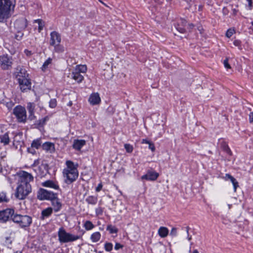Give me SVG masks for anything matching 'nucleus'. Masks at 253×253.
Masks as SVG:
<instances>
[{"mask_svg": "<svg viewBox=\"0 0 253 253\" xmlns=\"http://www.w3.org/2000/svg\"><path fill=\"white\" fill-rule=\"evenodd\" d=\"M18 184L16 189L15 196L20 200L24 199L31 192L30 182L33 181V175L26 171H21L18 173Z\"/></svg>", "mask_w": 253, "mask_h": 253, "instance_id": "obj_1", "label": "nucleus"}, {"mask_svg": "<svg viewBox=\"0 0 253 253\" xmlns=\"http://www.w3.org/2000/svg\"><path fill=\"white\" fill-rule=\"evenodd\" d=\"M14 6L11 0H0V22L6 21L11 16Z\"/></svg>", "mask_w": 253, "mask_h": 253, "instance_id": "obj_2", "label": "nucleus"}, {"mask_svg": "<svg viewBox=\"0 0 253 253\" xmlns=\"http://www.w3.org/2000/svg\"><path fill=\"white\" fill-rule=\"evenodd\" d=\"M67 168L63 170L64 176L70 182H72L76 179L78 176V171L77 167L74 163L70 161H66Z\"/></svg>", "mask_w": 253, "mask_h": 253, "instance_id": "obj_3", "label": "nucleus"}, {"mask_svg": "<svg viewBox=\"0 0 253 253\" xmlns=\"http://www.w3.org/2000/svg\"><path fill=\"white\" fill-rule=\"evenodd\" d=\"M12 219L23 228L29 226L32 223V218L28 215L15 214H13Z\"/></svg>", "mask_w": 253, "mask_h": 253, "instance_id": "obj_4", "label": "nucleus"}, {"mask_svg": "<svg viewBox=\"0 0 253 253\" xmlns=\"http://www.w3.org/2000/svg\"><path fill=\"white\" fill-rule=\"evenodd\" d=\"M87 71V67L84 65L76 66L72 72V78L78 83H80L84 80V77L81 74L85 73Z\"/></svg>", "mask_w": 253, "mask_h": 253, "instance_id": "obj_5", "label": "nucleus"}, {"mask_svg": "<svg viewBox=\"0 0 253 253\" xmlns=\"http://www.w3.org/2000/svg\"><path fill=\"white\" fill-rule=\"evenodd\" d=\"M59 240L61 243H67L76 241L79 238L78 236H75L67 233L63 228H60L58 231Z\"/></svg>", "mask_w": 253, "mask_h": 253, "instance_id": "obj_6", "label": "nucleus"}, {"mask_svg": "<svg viewBox=\"0 0 253 253\" xmlns=\"http://www.w3.org/2000/svg\"><path fill=\"white\" fill-rule=\"evenodd\" d=\"M13 114L19 122L24 123L27 119L26 111L24 107L17 106L13 110Z\"/></svg>", "mask_w": 253, "mask_h": 253, "instance_id": "obj_7", "label": "nucleus"}, {"mask_svg": "<svg viewBox=\"0 0 253 253\" xmlns=\"http://www.w3.org/2000/svg\"><path fill=\"white\" fill-rule=\"evenodd\" d=\"M57 197V194L52 192L48 191L43 189H41L38 194V198L40 200H55Z\"/></svg>", "mask_w": 253, "mask_h": 253, "instance_id": "obj_8", "label": "nucleus"}, {"mask_svg": "<svg viewBox=\"0 0 253 253\" xmlns=\"http://www.w3.org/2000/svg\"><path fill=\"white\" fill-rule=\"evenodd\" d=\"M12 64V59L11 56L3 55L0 56V65L3 70H8Z\"/></svg>", "mask_w": 253, "mask_h": 253, "instance_id": "obj_9", "label": "nucleus"}, {"mask_svg": "<svg viewBox=\"0 0 253 253\" xmlns=\"http://www.w3.org/2000/svg\"><path fill=\"white\" fill-rule=\"evenodd\" d=\"M14 212V210L10 209L0 211V222H5L10 217L12 218Z\"/></svg>", "mask_w": 253, "mask_h": 253, "instance_id": "obj_10", "label": "nucleus"}, {"mask_svg": "<svg viewBox=\"0 0 253 253\" xmlns=\"http://www.w3.org/2000/svg\"><path fill=\"white\" fill-rule=\"evenodd\" d=\"M15 78L19 81H22V80L29 78V75L27 74L26 70L20 67H17L16 72L14 73Z\"/></svg>", "mask_w": 253, "mask_h": 253, "instance_id": "obj_11", "label": "nucleus"}, {"mask_svg": "<svg viewBox=\"0 0 253 253\" xmlns=\"http://www.w3.org/2000/svg\"><path fill=\"white\" fill-rule=\"evenodd\" d=\"M49 44L51 46L59 44L61 42V38L60 34L56 31H53L50 33Z\"/></svg>", "mask_w": 253, "mask_h": 253, "instance_id": "obj_12", "label": "nucleus"}, {"mask_svg": "<svg viewBox=\"0 0 253 253\" xmlns=\"http://www.w3.org/2000/svg\"><path fill=\"white\" fill-rule=\"evenodd\" d=\"M21 90L22 91L31 89V83L29 78L22 80V81L18 82Z\"/></svg>", "mask_w": 253, "mask_h": 253, "instance_id": "obj_13", "label": "nucleus"}, {"mask_svg": "<svg viewBox=\"0 0 253 253\" xmlns=\"http://www.w3.org/2000/svg\"><path fill=\"white\" fill-rule=\"evenodd\" d=\"M159 174L155 171H149L147 173L141 177L142 179H145L148 180H155L158 177Z\"/></svg>", "mask_w": 253, "mask_h": 253, "instance_id": "obj_14", "label": "nucleus"}, {"mask_svg": "<svg viewBox=\"0 0 253 253\" xmlns=\"http://www.w3.org/2000/svg\"><path fill=\"white\" fill-rule=\"evenodd\" d=\"M88 101L92 105L99 104L101 101V99L98 93H92L89 98Z\"/></svg>", "mask_w": 253, "mask_h": 253, "instance_id": "obj_15", "label": "nucleus"}, {"mask_svg": "<svg viewBox=\"0 0 253 253\" xmlns=\"http://www.w3.org/2000/svg\"><path fill=\"white\" fill-rule=\"evenodd\" d=\"M27 26V21L26 19H22L17 20L14 23L15 28L18 30L25 29Z\"/></svg>", "mask_w": 253, "mask_h": 253, "instance_id": "obj_16", "label": "nucleus"}, {"mask_svg": "<svg viewBox=\"0 0 253 253\" xmlns=\"http://www.w3.org/2000/svg\"><path fill=\"white\" fill-rule=\"evenodd\" d=\"M42 149L47 152L52 153L55 151L54 144L53 143L46 142L42 145Z\"/></svg>", "mask_w": 253, "mask_h": 253, "instance_id": "obj_17", "label": "nucleus"}, {"mask_svg": "<svg viewBox=\"0 0 253 253\" xmlns=\"http://www.w3.org/2000/svg\"><path fill=\"white\" fill-rule=\"evenodd\" d=\"M86 143L84 140H75L73 142V147L77 150H80L82 147Z\"/></svg>", "mask_w": 253, "mask_h": 253, "instance_id": "obj_18", "label": "nucleus"}, {"mask_svg": "<svg viewBox=\"0 0 253 253\" xmlns=\"http://www.w3.org/2000/svg\"><path fill=\"white\" fill-rule=\"evenodd\" d=\"M42 185L44 187L53 188L54 189H58L59 186L58 184L52 180H47L42 183Z\"/></svg>", "mask_w": 253, "mask_h": 253, "instance_id": "obj_19", "label": "nucleus"}, {"mask_svg": "<svg viewBox=\"0 0 253 253\" xmlns=\"http://www.w3.org/2000/svg\"><path fill=\"white\" fill-rule=\"evenodd\" d=\"M169 233V230L167 227H161L158 230V234L162 238L167 236Z\"/></svg>", "mask_w": 253, "mask_h": 253, "instance_id": "obj_20", "label": "nucleus"}, {"mask_svg": "<svg viewBox=\"0 0 253 253\" xmlns=\"http://www.w3.org/2000/svg\"><path fill=\"white\" fill-rule=\"evenodd\" d=\"M27 108L30 113L29 118L31 120H32L35 119V116H34V111L35 107L32 103H29L28 104Z\"/></svg>", "mask_w": 253, "mask_h": 253, "instance_id": "obj_21", "label": "nucleus"}, {"mask_svg": "<svg viewBox=\"0 0 253 253\" xmlns=\"http://www.w3.org/2000/svg\"><path fill=\"white\" fill-rule=\"evenodd\" d=\"M0 141L1 143H3L4 145H7L9 143V138L7 133L0 136Z\"/></svg>", "mask_w": 253, "mask_h": 253, "instance_id": "obj_22", "label": "nucleus"}, {"mask_svg": "<svg viewBox=\"0 0 253 253\" xmlns=\"http://www.w3.org/2000/svg\"><path fill=\"white\" fill-rule=\"evenodd\" d=\"M101 238V234L99 232H95L91 235L90 239L91 241L95 243L98 242Z\"/></svg>", "mask_w": 253, "mask_h": 253, "instance_id": "obj_23", "label": "nucleus"}, {"mask_svg": "<svg viewBox=\"0 0 253 253\" xmlns=\"http://www.w3.org/2000/svg\"><path fill=\"white\" fill-rule=\"evenodd\" d=\"M53 46H54V51L56 52L62 53L64 51V47L62 45H60V43L55 44Z\"/></svg>", "mask_w": 253, "mask_h": 253, "instance_id": "obj_24", "label": "nucleus"}, {"mask_svg": "<svg viewBox=\"0 0 253 253\" xmlns=\"http://www.w3.org/2000/svg\"><path fill=\"white\" fill-rule=\"evenodd\" d=\"M84 227L86 230H90L93 229L94 227L92 222L89 220L86 221L84 223Z\"/></svg>", "mask_w": 253, "mask_h": 253, "instance_id": "obj_25", "label": "nucleus"}, {"mask_svg": "<svg viewBox=\"0 0 253 253\" xmlns=\"http://www.w3.org/2000/svg\"><path fill=\"white\" fill-rule=\"evenodd\" d=\"M52 62V59L51 58H48L43 64L42 70L44 71L47 68L48 65L50 64Z\"/></svg>", "mask_w": 253, "mask_h": 253, "instance_id": "obj_26", "label": "nucleus"}, {"mask_svg": "<svg viewBox=\"0 0 253 253\" xmlns=\"http://www.w3.org/2000/svg\"><path fill=\"white\" fill-rule=\"evenodd\" d=\"M232 208V204H223L221 205L220 206V209L222 211H226L229 210H230Z\"/></svg>", "mask_w": 253, "mask_h": 253, "instance_id": "obj_27", "label": "nucleus"}, {"mask_svg": "<svg viewBox=\"0 0 253 253\" xmlns=\"http://www.w3.org/2000/svg\"><path fill=\"white\" fill-rule=\"evenodd\" d=\"M41 141L40 139H38L36 140H34L31 146L32 147L35 148L36 149H38L39 147L41 146Z\"/></svg>", "mask_w": 253, "mask_h": 253, "instance_id": "obj_28", "label": "nucleus"}, {"mask_svg": "<svg viewBox=\"0 0 253 253\" xmlns=\"http://www.w3.org/2000/svg\"><path fill=\"white\" fill-rule=\"evenodd\" d=\"M52 201L53 204L54 206L55 211H58L61 207V204L60 203V202H59L58 201L57 198L55 200H53Z\"/></svg>", "mask_w": 253, "mask_h": 253, "instance_id": "obj_29", "label": "nucleus"}, {"mask_svg": "<svg viewBox=\"0 0 253 253\" xmlns=\"http://www.w3.org/2000/svg\"><path fill=\"white\" fill-rule=\"evenodd\" d=\"M107 230L109 231L111 234L117 233L118 232V229L112 225H108L107 227Z\"/></svg>", "mask_w": 253, "mask_h": 253, "instance_id": "obj_30", "label": "nucleus"}, {"mask_svg": "<svg viewBox=\"0 0 253 253\" xmlns=\"http://www.w3.org/2000/svg\"><path fill=\"white\" fill-rule=\"evenodd\" d=\"M52 210L51 208H47L42 211V215L43 216H48L52 213Z\"/></svg>", "mask_w": 253, "mask_h": 253, "instance_id": "obj_31", "label": "nucleus"}, {"mask_svg": "<svg viewBox=\"0 0 253 253\" xmlns=\"http://www.w3.org/2000/svg\"><path fill=\"white\" fill-rule=\"evenodd\" d=\"M126 151L128 153H131L133 150V147L129 144H125L124 145Z\"/></svg>", "mask_w": 253, "mask_h": 253, "instance_id": "obj_32", "label": "nucleus"}, {"mask_svg": "<svg viewBox=\"0 0 253 253\" xmlns=\"http://www.w3.org/2000/svg\"><path fill=\"white\" fill-rule=\"evenodd\" d=\"M105 250L107 252H110L113 249V244L111 243H106L104 246Z\"/></svg>", "mask_w": 253, "mask_h": 253, "instance_id": "obj_33", "label": "nucleus"}, {"mask_svg": "<svg viewBox=\"0 0 253 253\" xmlns=\"http://www.w3.org/2000/svg\"><path fill=\"white\" fill-rule=\"evenodd\" d=\"M36 22L38 23V25H39L38 30H39V31L40 32L41 31V30H42V29L44 26V24L43 22L42 21V20H40V19H38V20H36Z\"/></svg>", "mask_w": 253, "mask_h": 253, "instance_id": "obj_34", "label": "nucleus"}, {"mask_svg": "<svg viewBox=\"0 0 253 253\" xmlns=\"http://www.w3.org/2000/svg\"><path fill=\"white\" fill-rule=\"evenodd\" d=\"M86 201L88 204H94L96 202V199L93 197L90 196L88 197Z\"/></svg>", "mask_w": 253, "mask_h": 253, "instance_id": "obj_35", "label": "nucleus"}, {"mask_svg": "<svg viewBox=\"0 0 253 253\" xmlns=\"http://www.w3.org/2000/svg\"><path fill=\"white\" fill-rule=\"evenodd\" d=\"M222 148L226 153L229 154L230 155H232V152L230 148H229L228 146L226 144L224 143L222 144Z\"/></svg>", "mask_w": 253, "mask_h": 253, "instance_id": "obj_36", "label": "nucleus"}, {"mask_svg": "<svg viewBox=\"0 0 253 253\" xmlns=\"http://www.w3.org/2000/svg\"><path fill=\"white\" fill-rule=\"evenodd\" d=\"M235 33V30L233 29H229L226 33V36L227 38H230Z\"/></svg>", "mask_w": 253, "mask_h": 253, "instance_id": "obj_37", "label": "nucleus"}, {"mask_svg": "<svg viewBox=\"0 0 253 253\" xmlns=\"http://www.w3.org/2000/svg\"><path fill=\"white\" fill-rule=\"evenodd\" d=\"M8 200L4 193H0V202H7Z\"/></svg>", "mask_w": 253, "mask_h": 253, "instance_id": "obj_38", "label": "nucleus"}, {"mask_svg": "<svg viewBox=\"0 0 253 253\" xmlns=\"http://www.w3.org/2000/svg\"><path fill=\"white\" fill-rule=\"evenodd\" d=\"M223 178L225 180L230 179L231 181H234V178L229 174H226L225 175L224 177H223Z\"/></svg>", "mask_w": 253, "mask_h": 253, "instance_id": "obj_39", "label": "nucleus"}, {"mask_svg": "<svg viewBox=\"0 0 253 253\" xmlns=\"http://www.w3.org/2000/svg\"><path fill=\"white\" fill-rule=\"evenodd\" d=\"M231 182L232 183V184L233 185L234 191L235 192H236L237 187H239L238 182L236 181V180L235 178L234 179V181H231Z\"/></svg>", "mask_w": 253, "mask_h": 253, "instance_id": "obj_40", "label": "nucleus"}, {"mask_svg": "<svg viewBox=\"0 0 253 253\" xmlns=\"http://www.w3.org/2000/svg\"><path fill=\"white\" fill-rule=\"evenodd\" d=\"M56 106V101L55 99H51L49 102V106L51 108H54Z\"/></svg>", "mask_w": 253, "mask_h": 253, "instance_id": "obj_41", "label": "nucleus"}, {"mask_svg": "<svg viewBox=\"0 0 253 253\" xmlns=\"http://www.w3.org/2000/svg\"><path fill=\"white\" fill-rule=\"evenodd\" d=\"M223 64H224V67L226 68H227V69L231 68V66L229 65V64L228 63V58H226V59H225L224 60Z\"/></svg>", "mask_w": 253, "mask_h": 253, "instance_id": "obj_42", "label": "nucleus"}, {"mask_svg": "<svg viewBox=\"0 0 253 253\" xmlns=\"http://www.w3.org/2000/svg\"><path fill=\"white\" fill-rule=\"evenodd\" d=\"M149 148L152 151L154 152L155 151V147L153 143L150 142L149 144Z\"/></svg>", "mask_w": 253, "mask_h": 253, "instance_id": "obj_43", "label": "nucleus"}, {"mask_svg": "<svg viewBox=\"0 0 253 253\" xmlns=\"http://www.w3.org/2000/svg\"><path fill=\"white\" fill-rule=\"evenodd\" d=\"M123 245H121V244L119 243H116L115 244V249L116 250H118L120 249H122L123 248Z\"/></svg>", "mask_w": 253, "mask_h": 253, "instance_id": "obj_44", "label": "nucleus"}, {"mask_svg": "<svg viewBox=\"0 0 253 253\" xmlns=\"http://www.w3.org/2000/svg\"><path fill=\"white\" fill-rule=\"evenodd\" d=\"M176 228L174 227L172 228L170 231V234L172 236H175L176 235Z\"/></svg>", "mask_w": 253, "mask_h": 253, "instance_id": "obj_45", "label": "nucleus"}, {"mask_svg": "<svg viewBox=\"0 0 253 253\" xmlns=\"http://www.w3.org/2000/svg\"><path fill=\"white\" fill-rule=\"evenodd\" d=\"M233 43L235 46H239L241 44V42L239 40H235Z\"/></svg>", "mask_w": 253, "mask_h": 253, "instance_id": "obj_46", "label": "nucleus"}, {"mask_svg": "<svg viewBox=\"0 0 253 253\" xmlns=\"http://www.w3.org/2000/svg\"><path fill=\"white\" fill-rule=\"evenodd\" d=\"M177 31H178L181 33H183L185 32V30L184 28L182 27H177L176 28Z\"/></svg>", "mask_w": 253, "mask_h": 253, "instance_id": "obj_47", "label": "nucleus"}, {"mask_svg": "<svg viewBox=\"0 0 253 253\" xmlns=\"http://www.w3.org/2000/svg\"><path fill=\"white\" fill-rule=\"evenodd\" d=\"M249 119H250V122L251 123H253V112L251 113V114H250Z\"/></svg>", "mask_w": 253, "mask_h": 253, "instance_id": "obj_48", "label": "nucleus"}, {"mask_svg": "<svg viewBox=\"0 0 253 253\" xmlns=\"http://www.w3.org/2000/svg\"><path fill=\"white\" fill-rule=\"evenodd\" d=\"M102 187V184H99L98 185V186L96 187V191H97V192L99 191L101 189Z\"/></svg>", "mask_w": 253, "mask_h": 253, "instance_id": "obj_49", "label": "nucleus"}, {"mask_svg": "<svg viewBox=\"0 0 253 253\" xmlns=\"http://www.w3.org/2000/svg\"><path fill=\"white\" fill-rule=\"evenodd\" d=\"M248 2V5L250 7V9H251L252 7V0H247Z\"/></svg>", "mask_w": 253, "mask_h": 253, "instance_id": "obj_50", "label": "nucleus"}, {"mask_svg": "<svg viewBox=\"0 0 253 253\" xmlns=\"http://www.w3.org/2000/svg\"><path fill=\"white\" fill-rule=\"evenodd\" d=\"M151 141L147 140V139H143L142 140V143H146L149 144Z\"/></svg>", "mask_w": 253, "mask_h": 253, "instance_id": "obj_51", "label": "nucleus"}, {"mask_svg": "<svg viewBox=\"0 0 253 253\" xmlns=\"http://www.w3.org/2000/svg\"><path fill=\"white\" fill-rule=\"evenodd\" d=\"M23 35V34H21L20 36H19V35H16L15 38L17 40H19L22 37Z\"/></svg>", "mask_w": 253, "mask_h": 253, "instance_id": "obj_52", "label": "nucleus"}, {"mask_svg": "<svg viewBox=\"0 0 253 253\" xmlns=\"http://www.w3.org/2000/svg\"><path fill=\"white\" fill-rule=\"evenodd\" d=\"M188 26H189L190 28H192L193 27V25L192 24H189Z\"/></svg>", "mask_w": 253, "mask_h": 253, "instance_id": "obj_53", "label": "nucleus"}, {"mask_svg": "<svg viewBox=\"0 0 253 253\" xmlns=\"http://www.w3.org/2000/svg\"><path fill=\"white\" fill-rule=\"evenodd\" d=\"M47 117H45L43 119V122L44 123L47 120Z\"/></svg>", "mask_w": 253, "mask_h": 253, "instance_id": "obj_54", "label": "nucleus"}, {"mask_svg": "<svg viewBox=\"0 0 253 253\" xmlns=\"http://www.w3.org/2000/svg\"><path fill=\"white\" fill-rule=\"evenodd\" d=\"M192 253H199V252L197 250H195L193 251Z\"/></svg>", "mask_w": 253, "mask_h": 253, "instance_id": "obj_55", "label": "nucleus"}, {"mask_svg": "<svg viewBox=\"0 0 253 253\" xmlns=\"http://www.w3.org/2000/svg\"><path fill=\"white\" fill-rule=\"evenodd\" d=\"M182 23L183 25H184L186 23V21L183 20L182 21Z\"/></svg>", "mask_w": 253, "mask_h": 253, "instance_id": "obj_56", "label": "nucleus"}, {"mask_svg": "<svg viewBox=\"0 0 253 253\" xmlns=\"http://www.w3.org/2000/svg\"><path fill=\"white\" fill-rule=\"evenodd\" d=\"M72 105V102L71 101H70L68 103V105L71 106Z\"/></svg>", "mask_w": 253, "mask_h": 253, "instance_id": "obj_57", "label": "nucleus"}, {"mask_svg": "<svg viewBox=\"0 0 253 253\" xmlns=\"http://www.w3.org/2000/svg\"><path fill=\"white\" fill-rule=\"evenodd\" d=\"M15 253H22L21 252L17 251Z\"/></svg>", "mask_w": 253, "mask_h": 253, "instance_id": "obj_58", "label": "nucleus"}, {"mask_svg": "<svg viewBox=\"0 0 253 253\" xmlns=\"http://www.w3.org/2000/svg\"><path fill=\"white\" fill-rule=\"evenodd\" d=\"M188 240H191V237H188Z\"/></svg>", "mask_w": 253, "mask_h": 253, "instance_id": "obj_59", "label": "nucleus"}, {"mask_svg": "<svg viewBox=\"0 0 253 253\" xmlns=\"http://www.w3.org/2000/svg\"><path fill=\"white\" fill-rule=\"evenodd\" d=\"M200 32V33H202V31L201 30H199Z\"/></svg>", "mask_w": 253, "mask_h": 253, "instance_id": "obj_60", "label": "nucleus"}, {"mask_svg": "<svg viewBox=\"0 0 253 253\" xmlns=\"http://www.w3.org/2000/svg\"><path fill=\"white\" fill-rule=\"evenodd\" d=\"M252 25L253 26V22L252 23Z\"/></svg>", "mask_w": 253, "mask_h": 253, "instance_id": "obj_61", "label": "nucleus"}]
</instances>
